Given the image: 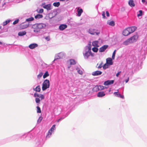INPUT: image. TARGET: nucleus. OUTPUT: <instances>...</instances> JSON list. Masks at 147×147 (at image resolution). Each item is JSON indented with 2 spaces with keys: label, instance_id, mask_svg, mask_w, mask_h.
Here are the masks:
<instances>
[{
  "label": "nucleus",
  "instance_id": "49530a36",
  "mask_svg": "<svg viewBox=\"0 0 147 147\" xmlns=\"http://www.w3.org/2000/svg\"><path fill=\"white\" fill-rule=\"evenodd\" d=\"M102 62H101L99 64V65L98 66H97V67L98 68H99V69L101 68L102 67H103V66L102 65Z\"/></svg>",
  "mask_w": 147,
  "mask_h": 147
},
{
  "label": "nucleus",
  "instance_id": "864d4df0",
  "mask_svg": "<svg viewBox=\"0 0 147 147\" xmlns=\"http://www.w3.org/2000/svg\"><path fill=\"white\" fill-rule=\"evenodd\" d=\"M43 12V9H40L38 11L39 13H42Z\"/></svg>",
  "mask_w": 147,
  "mask_h": 147
},
{
  "label": "nucleus",
  "instance_id": "9b49d317",
  "mask_svg": "<svg viewBox=\"0 0 147 147\" xmlns=\"http://www.w3.org/2000/svg\"><path fill=\"white\" fill-rule=\"evenodd\" d=\"M122 34L125 36H127L130 34L128 28H127L123 31Z\"/></svg>",
  "mask_w": 147,
  "mask_h": 147
},
{
  "label": "nucleus",
  "instance_id": "de8ad7c7",
  "mask_svg": "<svg viewBox=\"0 0 147 147\" xmlns=\"http://www.w3.org/2000/svg\"><path fill=\"white\" fill-rule=\"evenodd\" d=\"M39 98H41V100H42L45 97L42 94H40V96L39 97Z\"/></svg>",
  "mask_w": 147,
  "mask_h": 147
},
{
  "label": "nucleus",
  "instance_id": "a878e982",
  "mask_svg": "<svg viewBox=\"0 0 147 147\" xmlns=\"http://www.w3.org/2000/svg\"><path fill=\"white\" fill-rule=\"evenodd\" d=\"M98 88H99V90H102L107 88L105 86H104L100 85L98 86Z\"/></svg>",
  "mask_w": 147,
  "mask_h": 147
},
{
  "label": "nucleus",
  "instance_id": "a18cd8bd",
  "mask_svg": "<svg viewBox=\"0 0 147 147\" xmlns=\"http://www.w3.org/2000/svg\"><path fill=\"white\" fill-rule=\"evenodd\" d=\"M42 117H40L39 118H38V120L37 121L38 123H40L41 122V121H42Z\"/></svg>",
  "mask_w": 147,
  "mask_h": 147
},
{
  "label": "nucleus",
  "instance_id": "0e129e2a",
  "mask_svg": "<svg viewBox=\"0 0 147 147\" xmlns=\"http://www.w3.org/2000/svg\"><path fill=\"white\" fill-rule=\"evenodd\" d=\"M53 17H51L50 18H52Z\"/></svg>",
  "mask_w": 147,
  "mask_h": 147
},
{
  "label": "nucleus",
  "instance_id": "58836bf2",
  "mask_svg": "<svg viewBox=\"0 0 147 147\" xmlns=\"http://www.w3.org/2000/svg\"><path fill=\"white\" fill-rule=\"evenodd\" d=\"M114 94L115 96L117 97H119L120 94L118 93V92H114Z\"/></svg>",
  "mask_w": 147,
  "mask_h": 147
},
{
  "label": "nucleus",
  "instance_id": "13d9d810",
  "mask_svg": "<svg viewBox=\"0 0 147 147\" xmlns=\"http://www.w3.org/2000/svg\"><path fill=\"white\" fill-rule=\"evenodd\" d=\"M129 79V78L128 77V78L127 79L125 80V82L126 83H127L128 82Z\"/></svg>",
  "mask_w": 147,
  "mask_h": 147
},
{
  "label": "nucleus",
  "instance_id": "4d7b16f0",
  "mask_svg": "<svg viewBox=\"0 0 147 147\" xmlns=\"http://www.w3.org/2000/svg\"><path fill=\"white\" fill-rule=\"evenodd\" d=\"M106 13L107 16L109 17V14L108 11H106Z\"/></svg>",
  "mask_w": 147,
  "mask_h": 147
},
{
  "label": "nucleus",
  "instance_id": "b1692460",
  "mask_svg": "<svg viewBox=\"0 0 147 147\" xmlns=\"http://www.w3.org/2000/svg\"><path fill=\"white\" fill-rule=\"evenodd\" d=\"M36 92H39L40 91L41 89L40 86H37L35 88L33 89Z\"/></svg>",
  "mask_w": 147,
  "mask_h": 147
},
{
  "label": "nucleus",
  "instance_id": "f03ea898",
  "mask_svg": "<svg viewBox=\"0 0 147 147\" xmlns=\"http://www.w3.org/2000/svg\"><path fill=\"white\" fill-rule=\"evenodd\" d=\"M50 83L49 80L46 79L45 80L42 84V89L43 91L49 87Z\"/></svg>",
  "mask_w": 147,
  "mask_h": 147
},
{
  "label": "nucleus",
  "instance_id": "8fccbe9b",
  "mask_svg": "<svg viewBox=\"0 0 147 147\" xmlns=\"http://www.w3.org/2000/svg\"><path fill=\"white\" fill-rule=\"evenodd\" d=\"M105 11H102V18H105L106 17L105 16Z\"/></svg>",
  "mask_w": 147,
  "mask_h": 147
},
{
  "label": "nucleus",
  "instance_id": "c756f323",
  "mask_svg": "<svg viewBox=\"0 0 147 147\" xmlns=\"http://www.w3.org/2000/svg\"><path fill=\"white\" fill-rule=\"evenodd\" d=\"M52 132H53L52 131H50V130H49L48 131V134L46 136V138H50L52 135Z\"/></svg>",
  "mask_w": 147,
  "mask_h": 147
},
{
  "label": "nucleus",
  "instance_id": "2eb2a0df",
  "mask_svg": "<svg viewBox=\"0 0 147 147\" xmlns=\"http://www.w3.org/2000/svg\"><path fill=\"white\" fill-rule=\"evenodd\" d=\"M67 27V26L66 24H61L59 27V28L61 30H63Z\"/></svg>",
  "mask_w": 147,
  "mask_h": 147
},
{
  "label": "nucleus",
  "instance_id": "39448f33",
  "mask_svg": "<svg viewBox=\"0 0 147 147\" xmlns=\"http://www.w3.org/2000/svg\"><path fill=\"white\" fill-rule=\"evenodd\" d=\"M41 6L47 11H49L52 9V6L50 4L46 5L45 3H43L42 4Z\"/></svg>",
  "mask_w": 147,
  "mask_h": 147
},
{
  "label": "nucleus",
  "instance_id": "dca6fc26",
  "mask_svg": "<svg viewBox=\"0 0 147 147\" xmlns=\"http://www.w3.org/2000/svg\"><path fill=\"white\" fill-rule=\"evenodd\" d=\"M131 44V43L129 38L124 41L123 43V44L125 45H127Z\"/></svg>",
  "mask_w": 147,
  "mask_h": 147
},
{
  "label": "nucleus",
  "instance_id": "a19ab883",
  "mask_svg": "<svg viewBox=\"0 0 147 147\" xmlns=\"http://www.w3.org/2000/svg\"><path fill=\"white\" fill-rule=\"evenodd\" d=\"M139 13L137 14V16L139 17V16H141L142 15V10H140L139 11Z\"/></svg>",
  "mask_w": 147,
  "mask_h": 147
},
{
  "label": "nucleus",
  "instance_id": "2f4dec72",
  "mask_svg": "<svg viewBox=\"0 0 147 147\" xmlns=\"http://www.w3.org/2000/svg\"><path fill=\"white\" fill-rule=\"evenodd\" d=\"M110 65L107 64L106 63L103 66V68L104 69H105L108 68L109 66Z\"/></svg>",
  "mask_w": 147,
  "mask_h": 147
},
{
  "label": "nucleus",
  "instance_id": "7c9ffc66",
  "mask_svg": "<svg viewBox=\"0 0 147 147\" xmlns=\"http://www.w3.org/2000/svg\"><path fill=\"white\" fill-rule=\"evenodd\" d=\"M42 17H43V16L41 14H37V15H36V16H35V18L36 19H37V18L39 19V18H42Z\"/></svg>",
  "mask_w": 147,
  "mask_h": 147
},
{
  "label": "nucleus",
  "instance_id": "e433bc0d",
  "mask_svg": "<svg viewBox=\"0 0 147 147\" xmlns=\"http://www.w3.org/2000/svg\"><path fill=\"white\" fill-rule=\"evenodd\" d=\"M34 18L33 17H30L26 19V21L27 22L31 21L33 20Z\"/></svg>",
  "mask_w": 147,
  "mask_h": 147
},
{
  "label": "nucleus",
  "instance_id": "6e6d98bb",
  "mask_svg": "<svg viewBox=\"0 0 147 147\" xmlns=\"http://www.w3.org/2000/svg\"><path fill=\"white\" fill-rule=\"evenodd\" d=\"M121 71H120L118 73H117L116 75V76H117V77H118L119 76V75L121 73Z\"/></svg>",
  "mask_w": 147,
  "mask_h": 147
},
{
  "label": "nucleus",
  "instance_id": "473e14b6",
  "mask_svg": "<svg viewBox=\"0 0 147 147\" xmlns=\"http://www.w3.org/2000/svg\"><path fill=\"white\" fill-rule=\"evenodd\" d=\"M55 129V125H53L51 128L49 130L50 131L53 132L54 130Z\"/></svg>",
  "mask_w": 147,
  "mask_h": 147
},
{
  "label": "nucleus",
  "instance_id": "680f3d73",
  "mask_svg": "<svg viewBox=\"0 0 147 147\" xmlns=\"http://www.w3.org/2000/svg\"><path fill=\"white\" fill-rule=\"evenodd\" d=\"M2 42H1V41H0V45H1L2 44Z\"/></svg>",
  "mask_w": 147,
  "mask_h": 147
},
{
  "label": "nucleus",
  "instance_id": "ea45409f",
  "mask_svg": "<svg viewBox=\"0 0 147 147\" xmlns=\"http://www.w3.org/2000/svg\"><path fill=\"white\" fill-rule=\"evenodd\" d=\"M116 50H114V52L113 53L112 58V59H115V53H116Z\"/></svg>",
  "mask_w": 147,
  "mask_h": 147
},
{
  "label": "nucleus",
  "instance_id": "3c124183",
  "mask_svg": "<svg viewBox=\"0 0 147 147\" xmlns=\"http://www.w3.org/2000/svg\"><path fill=\"white\" fill-rule=\"evenodd\" d=\"M65 117H61L60 119H59L58 120H57V122H59L60 121H61L62 120H63V119H64L65 118Z\"/></svg>",
  "mask_w": 147,
  "mask_h": 147
},
{
  "label": "nucleus",
  "instance_id": "f3484780",
  "mask_svg": "<svg viewBox=\"0 0 147 147\" xmlns=\"http://www.w3.org/2000/svg\"><path fill=\"white\" fill-rule=\"evenodd\" d=\"M39 30H40V29L46 27L45 24L43 23H37Z\"/></svg>",
  "mask_w": 147,
  "mask_h": 147
},
{
  "label": "nucleus",
  "instance_id": "cd10ccee",
  "mask_svg": "<svg viewBox=\"0 0 147 147\" xmlns=\"http://www.w3.org/2000/svg\"><path fill=\"white\" fill-rule=\"evenodd\" d=\"M76 70L77 71V72L80 75H82L83 74V72L82 71L79 69V68H76Z\"/></svg>",
  "mask_w": 147,
  "mask_h": 147
},
{
  "label": "nucleus",
  "instance_id": "6e6552de",
  "mask_svg": "<svg viewBox=\"0 0 147 147\" xmlns=\"http://www.w3.org/2000/svg\"><path fill=\"white\" fill-rule=\"evenodd\" d=\"M127 28L130 34L133 33L137 29V27L135 26H132Z\"/></svg>",
  "mask_w": 147,
  "mask_h": 147
},
{
  "label": "nucleus",
  "instance_id": "69168bd1",
  "mask_svg": "<svg viewBox=\"0 0 147 147\" xmlns=\"http://www.w3.org/2000/svg\"><path fill=\"white\" fill-rule=\"evenodd\" d=\"M98 65V64H97V66Z\"/></svg>",
  "mask_w": 147,
  "mask_h": 147
},
{
  "label": "nucleus",
  "instance_id": "603ef678",
  "mask_svg": "<svg viewBox=\"0 0 147 147\" xmlns=\"http://www.w3.org/2000/svg\"><path fill=\"white\" fill-rule=\"evenodd\" d=\"M142 2L145 4H147V0H142Z\"/></svg>",
  "mask_w": 147,
  "mask_h": 147
},
{
  "label": "nucleus",
  "instance_id": "0eeeda50",
  "mask_svg": "<svg viewBox=\"0 0 147 147\" xmlns=\"http://www.w3.org/2000/svg\"><path fill=\"white\" fill-rule=\"evenodd\" d=\"M32 28L33 29V31L34 32L37 33L40 31L37 23L33 25L32 26Z\"/></svg>",
  "mask_w": 147,
  "mask_h": 147
},
{
  "label": "nucleus",
  "instance_id": "aec40b11",
  "mask_svg": "<svg viewBox=\"0 0 147 147\" xmlns=\"http://www.w3.org/2000/svg\"><path fill=\"white\" fill-rule=\"evenodd\" d=\"M107 23L110 26H114L115 25V22L114 21L108 20L107 21Z\"/></svg>",
  "mask_w": 147,
  "mask_h": 147
},
{
  "label": "nucleus",
  "instance_id": "1a4fd4ad",
  "mask_svg": "<svg viewBox=\"0 0 147 147\" xmlns=\"http://www.w3.org/2000/svg\"><path fill=\"white\" fill-rule=\"evenodd\" d=\"M38 45L37 44L35 43H33L30 45L29 46V48L30 49H33L37 47Z\"/></svg>",
  "mask_w": 147,
  "mask_h": 147
},
{
  "label": "nucleus",
  "instance_id": "72a5a7b5",
  "mask_svg": "<svg viewBox=\"0 0 147 147\" xmlns=\"http://www.w3.org/2000/svg\"><path fill=\"white\" fill-rule=\"evenodd\" d=\"M10 21V20H6L3 23V26H5L8 24Z\"/></svg>",
  "mask_w": 147,
  "mask_h": 147
},
{
  "label": "nucleus",
  "instance_id": "c85d7f7f",
  "mask_svg": "<svg viewBox=\"0 0 147 147\" xmlns=\"http://www.w3.org/2000/svg\"><path fill=\"white\" fill-rule=\"evenodd\" d=\"M49 76V74L48 73V71H46L43 76V78H45L47 77L48 76Z\"/></svg>",
  "mask_w": 147,
  "mask_h": 147
},
{
  "label": "nucleus",
  "instance_id": "c9c22d12",
  "mask_svg": "<svg viewBox=\"0 0 147 147\" xmlns=\"http://www.w3.org/2000/svg\"><path fill=\"white\" fill-rule=\"evenodd\" d=\"M53 5L55 7H58L60 5V3L59 2L54 3Z\"/></svg>",
  "mask_w": 147,
  "mask_h": 147
},
{
  "label": "nucleus",
  "instance_id": "393cba45",
  "mask_svg": "<svg viewBox=\"0 0 147 147\" xmlns=\"http://www.w3.org/2000/svg\"><path fill=\"white\" fill-rule=\"evenodd\" d=\"M69 63L71 65H74L76 63L74 59H70L69 60Z\"/></svg>",
  "mask_w": 147,
  "mask_h": 147
},
{
  "label": "nucleus",
  "instance_id": "4c0bfd02",
  "mask_svg": "<svg viewBox=\"0 0 147 147\" xmlns=\"http://www.w3.org/2000/svg\"><path fill=\"white\" fill-rule=\"evenodd\" d=\"M97 47H95L93 48L92 49V51L94 52H97L98 49L97 48Z\"/></svg>",
  "mask_w": 147,
  "mask_h": 147
},
{
  "label": "nucleus",
  "instance_id": "f8f14e48",
  "mask_svg": "<svg viewBox=\"0 0 147 147\" xmlns=\"http://www.w3.org/2000/svg\"><path fill=\"white\" fill-rule=\"evenodd\" d=\"M106 63L110 66L113 65V62L112 59L110 58H108L106 59Z\"/></svg>",
  "mask_w": 147,
  "mask_h": 147
},
{
  "label": "nucleus",
  "instance_id": "f257e3e1",
  "mask_svg": "<svg viewBox=\"0 0 147 147\" xmlns=\"http://www.w3.org/2000/svg\"><path fill=\"white\" fill-rule=\"evenodd\" d=\"M91 45L90 43L85 47L84 50L83 52V54L85 59H87L91 55Z\"/></svg>",
  "mask_w": 147,
  "mask_h": 147
},
{
  "label": "nucleus",
  "instance_id": "f704fd0d",
  "mask_svg": "<svg viewBox=\"0 0 147 147\" xmlns=\"http://www.w3.org/2000/svg\"><path fill=\"white\" fill-rule=\"evenodd\" d=\"M43 74V73L42 72H40L39 74L37 75V78L38 79H40L41 77L42 76V75Z\"/></svg>",
  "mask_w": 147,
  "mask_h": 147
},
{
  "label": "nucleus",
  "instance_id": "37998d69",
  "mask_svg": "<svg viewBox=\"0 0 147 147\" xmlns=\"http://www.w3.org/2000/svg\"><path fill=\"white\" fill-rule=\"evenodd\" d=\"M37 109V113H40L41 112V111L40 108L38 106L36 107Z\"/></svg>",
  "mask_w": 147,
  "mask_h": 147
},
{
  "label": "nucleus",
  "instance_id": "20e7f679",
  "mask_svg": "<svg viewBox=\"0 0 147 147\" xmlns=\"http://www.w3.org/2000/svg\"><path fill=\"white\" fill-rule=\"evenodd\" d=\"M65 54L63 52H61L56 54L55 56L54 60L53 62L56 59H60L64 57Z\"/></svg>",
  "mask_w": 147,
  "mask_h": 147
},
{
  "label": "nucleus",
  "instance_id": "c03bdc74",
  "mask_svg": "<svg viewBox=\"0 0 147 147\" xmlns=\"http://www.w3.org/2000/svg\"><path fill=\"white\" fill-rule=\"evenodd\" d=\"M40 94H38L36 92L34 94V96L35 97H39Z\"/></svg>",
  "mask_w": 147,
  "mask_h": 147
},
{
  "label": "nucleus",
  "instance_id": "bf43d9fd",
  "mask_svg": "<svg viewBox=\"0 0 147 147\" xmlns=\"http://www.w3.org/2000/svg\"><path fill=\"white\" fill-rule=\"evenodd\" d=\"M45 39H46L48 41H49L50 40L49 38L48 37H46L45 38Z\"/></svg>",
  "mask_w": 147,
  "mask_h": 147
},
{
  "label": "nucleus",
  "instance_id": "423d86ee",
  "mask_svg": "<svg viewBox=\"0 0 147 147\" xmlns=\"http://www.w3.org/2000/svg\"><path fill=\"white\" fill-rule=\"evenodd\" d=\"M138 38V35L137 34H136L130 37L129 39L131 43H132L136 42Z\"/></svg>",
  "mask_w": 147,
  "mask_h": 147
},
{
  "label": "nucleus",
  "instance_id": "5fc2aeb1",
  "mask_svg": "<svg viewBox=\"0 0 147 147\" xmlns=\"http://www.w3.org/2000/svg\"><path fill=\"white\" fill-rule=\"evenodd\" d=\"M23 28L25 29V28H26L28 26V24H26V25H23Z\"/></svg>",
  "mask_w": 147,
  "mask_h": 147
},
{
  "label": "nucleus",
  "instance_id": "6ab92c4d",
  "mask_svg": "<svg viewBox=\"0 0 147 147\" xmlns=\"http://www.w3.org/2000/svg\"><path fill=\"white\" fill-rule=\"evenodd\" d=\"M105 95V94L103 91L99 92L97 94V96L99 97H102Z\"/></svg>",
  "mask_w": 147,
  "mask_h": 147
},
{
  "label": "nucleus",
  "instance_id": "9d476101",
  "mask_svg": "<svg viewBox=\"0 0 147 147\" xmlns=\"http://www.w3.org/2000/svg\"><path fill=\"white\" fill-rule=\"evenodd\" d=\"M114 81L113 80H107L105 81L104 83V84L105 86H108L110 85L113 83Z\"/></svg>",
  "mask_w": 147,
  "mask_h": 147
},
{
  "label": "nucleus",
  "instance_id": "79ce46f5",
  "mask_svg": "<svg viewBox=\"0 0 147 147\" xmlns=\"http://www.w3.org/2000/svg\"><path fill=\"white\" fill-rule=\"evenodd\" d=\"M40 100L38 98H35V101L37 103H39L40 102Z\"/></svg>",
  "mask_w": 147,
  "mask_h": 147
},
{
  "label": "nucleus",
  "instance_id": "09e8293b",
  "mask_svg": "<svg viewBox=\"0 0 147 147\" xmlns=\"http://www.w3.org/2000/svg\"><path fill=\"white\" fill-rule=\"evenodd\" d=\"M19 21V20L18 19L16 20L13 22V25H15V24H17L18 22Z\"/></svg>",
  "mask_w": 147,
  "mask_h": 147
},
{
  "label": "nucleus",
  "instance_id": "052dcab7",
  "mask_svg": "<svg viewBox=\"0 0 147 147\" xmlns=\"http://www.w3.org/2000/svg\"><path fill=\"white\" fill-rule=\"evenodd\" d=\"M119 97H120L121 98H123L124 97L123 96L121 95V94H120Z\"/></svg>",
  "mask_w": 147,
  "mask_h": 147
},
{
  "label": "nucleus",
  "instance_id": "412c9836",
  "mask_svg": "<svg viewBox=\"0 0 147 147\" xmlns=\"http://www.w3.org/2000/svg\"><path fill=\"white\" fill-rule=\"evenodd\" d=\"M83 11V10L81 8H80L79 7L77 9L78 16H80Z\"/></svg>",
  "mask_w": 147,
  "mask_h": 147
},
{
  "label": "nucleus",
  "instance_id": "ddd939ff",
  "mask_svg": "<svg viewBox=\"0 0 147 147\" xmlns=\"http://www.w3.org/2000/svg\"><path fill=\"white\" fill-rule=\"evenodd\" d=\"M108 46L107 45H104L100 48L99 49V51L100 52H102L105 51L108 48Z\"/></svg>",
  "mask_w": 147,
  "mask_h": 147
},
{
  "label": "nucleus",
  "instance_id": "7ed1b4c3",
  "mask_svg": "<svg viewBox=\"0 0 147 147\" xmlns=\"http://www.w3.org/2000/svg\"><path fill=\"white\" fill-rule=\"evenodd\" d=\"M88 32L89 34L92 35H98L100 33L98 30L92 28H90Z\"/></svg>",
  "mask_w": 147,
  "mask_h": 147
},
{
  "label": "nucleus",
  "instance_id": "4be33fe9",
  "mask_svg": "<svg viewBox=\"0 0 147 147\" xmlns=\"http://www.w3.org/2000/svg\"><path fill=\"white\" fill-rule=\"evenodd\" d=\"M128 4L131 7H134L135 5L133 0H129L128 2Z\"/></svg>",
  "mask_w": 147,
  "mask_h": 147
},
{
  "label": "nucleus",
  "instance_id": "e2e57ef3",
  "mask_svg": "<svg viewBox=\"0 0 147 147\" xmlns=\"http://www.w3.org/2000/svg\"><path fill=\"white\" fill-rule=\"evenodd\" d=\"M61 1H64L65 0H60Z\"/></svg>",
  "mask_w": 147,
  "mask_h": 147
},
{
  "label": "nucleus",
  "instance_id": "bb28decb",
  "mask_svg": "<svg viewBox=\"0 0 147 147\" xmlns=\"http://www.w3.org/2000/svg\"><path fill=\"white\" fill-rule=\"evenodd\" d=\"M93 90L94 91H97L99 90V88H98V86H96L94 87L93 88Z\"/></svg>",
  "mask_w": 147,
  "mask_h": 147
},
{
  "label": "nucleus",
  "instance_id": "a211bd4d",
  "mask_svg": "<svg viewBox=\"0 0 147 147\" xmlns=\"http://www.w3.org/2000/svg\"><path fill=\"white\" fill-rule=\"evenodd\" d=\"M98 43L99 42L97 40H96L93 42H92V45L93 46L98 47H99Z\"/></svg>",
  "mask_w": 147,
  "mask_h": 147
},
{
  "label": "nucleus",
  "instance_id": "4468645a",
  "mask_svg": "<svg viewBox=\"0 0 147 147\" xmlns=\"http://www.w3.org/2000/svg\"><path fill=\"white\" fill-rule=\"evenodd\" d=\"M102 74V72L100 71H97L92 72V74L94 76H97L101 75Z\"/></svg>",
  "mask_w": 147,
  "mask_h": 147
},
{
  "label": "nucleus",
  "instance_id": "5701e85b",
  "mask_svg": "<svg viewBox=\"0 0 147 147\" xmlns=\"http://www.w3.org/2000/svg\"><path fill=\"white\" fill-rule=\"evenodd\" d=\"M26 33L25 31H20L18 32V35L19 36H22L25 35Z\"/></svg>",
  "mask_w": 147,
  "mask_h": 147
}]
</instances>
